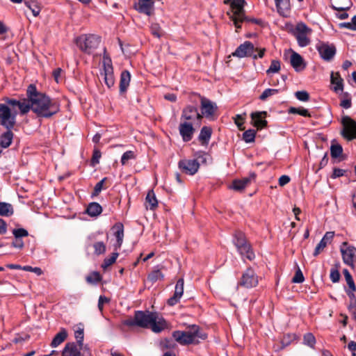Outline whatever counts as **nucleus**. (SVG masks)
Returning <instances> with one entry per match:
<instances>
[{"instance_id": "nucleus-32", "label": "nucleus", "mask_w": 356, "mask_h": 356, "mask_svg": "<svg viewBox=\"0 0 356 356\" xmlns=\"http://www.w3.org/2000/svg\"><path fill=\"white\" fill-rule=\"evenodd\" d=\"M195 114H196V106L188 105L186 106L181 113V119H184L185 121H190L195 120Z\"/></svg>"}, {"instance_id": "nucleus-9", "label": "nucleus", "mask_w": 356, "mask_h": 356, "mask_svg": "<svg viewBox=\"0 0 356 356\" xmlns=\"http://www.w3.org/2000/svg\"><path fill=\"white\" fill-rule=\"evenodd\" d=\"M17 112L4 104H0V124L5 129L14 127L16 124Z\"/></svg>"}, {"instance_id": "nucleus-36", "label": "nucleus", "mask_w": 356, "mask_h": 356, "mask_svg": "<svg viewBox=\"0 0 356 356\" xmlns=\"http://www.w3.org/2000/svg\"><path fill=\"white\" fill-rule=\"evenodd\" d=\"M13 207L11 204L0 202V216L9 217L13 214Z\"/></svg>"}, {"instance_id": "nucleus-40", "label": "nucleus", "mask_w": 356, "mask_h": 356, "mask_svg": "<svg viewBox=\"0 0 356 356\" xmlns=\"http://www.w3.org/2000/svg\"><path fill=\"white\" fill-rule=\"evenodd\" d=\"M119 254L116 252H113L111 256L108 258H105L103 263L101 265V267L106 270L108 267L114 264L118 257Z\"/></svg>"}, {"instance_id": "nucleus-44", "label": "nucleus", "mask_w": 356, "mask_h": 356, "mask_svg": "<svg viewBox=\"0 0 356 356\" xmlns=\"http://www.w3.org/2000/svg\"><path fill=\"white\" fill-rule=\"evenodd\" d=\"M343 97H346V99H341L340 106L345 109L350 108L352 106V98L350 95L347 92H343Z\"/></svg>"}, {"instance_id": "nucleus-52", "label": "nucleus", "mask_w": 356, "mask_h": 356, "mask_svg": "<svg viewBox=\"0 0 356 356\" xmlns=\"http://www.w3.org/2000/svg\"><path fill=\"white\" fill-rule=\"evenodd\" d=\"M303 341L305 344L309 346L311 348H313L316 343V339L314 334L309 332L304 335Z\"/></svg>"}, {"instance_id": "nucleus-39", "label": "nucleus", "mask_w": 356, "mask_h": 356, "mask_svg": "<svg viewBox=\"0 0 356 356\" xmlns=\"http://www.w3.org/2000/svg\"><path fill=\"white\" fill-rule=\"evenodd\" d=\"M83 325L82 323H79L77 327V330H75L74 337L76 339V343H78L79 346H82L84 339V332H83Z\"/></svg>"}, {"instance_id": "nucleus-62", "label": "nucleus", "mask_w": 356, "mask_h": 356, "mask_svg": "<svg viewBox=\"0 0 356 356\" xmlns=\"http://www.w3.org/2000/svg\"><path fill=\"white\" fill-rule=\"evenodd\" d=\"M325 243L321 241L317 244L314 251V257H317L326 247Z\"/></svg>"}, {"instance_id": "nucleus-60", "label": "nucleus", "mask_w": 356, "mask_h": 356, "mask_svg": "<svg viewBox=\"0 0 356 356\" xmlns=\"http://www.w3.org/2000/svg\"><path fill=\"white\" fill-rule=\"evenodd\" d=\"M356 291V289H346V292L350 298V305H353V304H356V297L354 293V292Z\"/></svg>"}, {"instance_id": "nucleus-50", "label": "nucleus", "mask_w": 356, "mask_h": 356, "mask_svg": "<svg viewBox=\"0 0 356 356\" xmlns=\"http://www.w3.org/2000/svg\"><path fill=\"white\" fill-rule=\"evenodd\" d=\"M280 70V62L278 60H273L269 68L266 70L268 74L277 73Z\"/></svg>"}, {"instance_id": "nucleus-28", "label": "nucleus", "mask_w": 356, "mask_h": 356, "mask_svg": "<svg viewBox=\"0 0 356 356\" xmlns=\"http://www.w3.org/2000/svg\"><path fill=\"white\" fill-rule=\"evenodd\" d=\"M331 83L334 85L332 90L335 92L343 90V79L341 77L339 72H331L330 75Z\"/></svg>"}, {"instance_id": "nucleus-58", "label": "nucleus", "mask_w": 356, "mask_h": 356, "mask_svg": "<svg viewBox=\"0 0 356 356\" xmlns=\"http://www.w3.org/2000/svg\"><path fill=\"white\" fill-rule=\"evenodd\" d=\"M13 234L14 235L15 238H21L22 237L28 236L29 232L26 229L24 228H18L14 229L13 230Z\"/></svg>"}, {"instance_id": "nucleus-18", "label": "nucleus", "mask_w": 356, "mask_h": 356, "mask_svg": "<svg viewBox=\"0 0 356 356\" xmlns=\"http://www.w3.org/2000/svg\"><path fill=\"white\" fill-rule=\"evenodd\" d=\"M184 282L183 278H180L177 280L175 285L174 295L167 301L169 306H174L179 302L180 298L184 293Z\"/></svg>"}, {"instance_id": "nucleus-30", "label": "nucleus", "mask_w": 356, "mask_h": 356, "mask_svg": "<svg viewBox=\"0 0 356 356\" xmlns=\"http://www.w3.org/2000/svg\"><path fill=\"white\" fill-rule=\"evenodd\" d=\"M67 335V330L65 328H61L59 332H58L53 338L50 346L52 348H56L66 340Z\"/></svg>"}, {"instance_id": "nucleus-27", "label": "nucleus", "mask_w": 356, "mask_h": 356, "mask_svg": "<svg viewBox=\"0 0 356 356\" xmlns=\"http://www.w3.org/2000/svg\"><path fill=\"white\" fill-rule=\"evenodd\" d=\"M14 127L10 129H6V131L0 136V149L8 148L13 142L14 134L12 129Z\"/></svg>"}, {"instance_id": "nucleus-31", "label": "nucleus", "mask_w": 356, "mask_h": 356, "mask_svg": "<svg viewBox=\"0 0 356 356\" xmlns=\"http://www.w3.org/2000/svg\"><path fill=\"white\" fill-rule=\"evenodd\" d=\"M212 134V129L210 127L204 126L201 130L198 136V140L202 145H208Z\"/></svg>"}, {"instance_id": "nucleus-12", "label": "nucleus", "mask_w": 356, "mask_h": 356, "mask_svg": "<svg viewBox=\"0 0 356 356\" xmlns=\"http://www.w3.org/2000/svg\"><path fill=\"white\" fill-rule=\"evenodd\" d=\"M103 72L101 74L104 76V83L108 88L113 87L115 84V76L113 73V67L110 57L104 56Z\"/></svg>"}, {"instance_id": "nucleus-56", "label": "nucleus", "mask_w": 356, "mask_h": 356, "mask_svg": "<svg viewBox=\"0 0 356 356\" xmlns=\"http://www.w3.org/2000/svg\"><path fill=\"white\" fill-rule=\"evenodd\" d=\"M107 179L106 177L103 178L101 181L97 182L94 187L93 192L92 193V197L97 196L102 190L103 189L104 183Z\"/></svg>"}, {"instance_id": "nucleus-14", "label": "nucleus", "mask_w": 356, "mask_h": 356, "mask_svg": "<svg viewBox=\"0 0 356 356\" xmlns=\"http://www.w3.org/2000/svg\"><path fill=\"white\" fill-rule=\"evenodd\" d=\"M258 277L254 270L248 268L242 275L238 285L247 289L255 287L258 284Z\"/></svg>"}, {"instance_id": "nucleus-35", "label": "nucleus", "mask_w": 356, "mask_h": 356, "mask_svg": "<svg viewBox=\"0 0 356 356\" xmlns=\"http://www.w3.org/2000/svg\"><path fill=\"white\" fill-rule=\"evenodd\" d=\"M24 4L32 12L34 17H38L41 11L40 3L36 0H26Z\"/></svg>"}, {"instance_id": "nucleus-61", "label": "nucleus", "mask_w": 356, "mask_h": 356, "mask_svg": "<svg viewBox=\"0 0 356 356\" xmlns=\"http://www.w3.org/2000/svg\"><path fill=\"white\" fill-rule=\"evenodd\" d=\"M102 154L99 149H94L92 157L91 159V163L93 165L98 164L99 163V159L101 158Z\"/></svg>"}, {"instance_id": "nucleus-1", "label": "nucleus", "mask_w": 356, "mask_h": 356, "mask_svg": "<svg viewBox=\"0 0 356 356\" xmlns=\"http://www.w3.org/2000/svg\"><path fill=\"white\" fill-rule=\"evenodd\" d=\"M26 113L32 111L38 118H51L60 111V101L38 91L34 84L26 89Z\"/></svg>"}, {"instance_id": "nucleus-11", "label": "nucleus", "mask_w": 356, "mask_h": 356, "mask_svg": "<svg viewBox=\"0 0 356 356\" xmlns=\"http://www.w3.org/2000/svg\"><path fill=\"white\" fill-rule=\"evenodd\" d=\"M341 122L343 126L341 136L348 141L356 139V121L348 115H344Z\"/></svg>"}, {"instance_id": "nucleus-2", "label": "nucleus", "mask_w": 356, "mask_h": 356, "mask_svg": "<svg viewBox=\"0 0 356 356\" xmlns=\"http://www.w3.org/2000/svg\"><path fill=\"white\" fill-rule=\"evenodd\" d=\"M172 337L181 345L198 344L200 340H205L207 334L200 331L197 325H193L191 331H174Z\"/></svg>"}, {"instance_id": "nucleus-51", "label": "nucleus", "mask_w": 356, "mask_h": 356, "mask_svg": "<svg viewBox=\"0 0 356 356\" xmlns=\"http://www.w3.org/2000/svg\"><path fill=\"white\" fill-rule=\"evenodd\" d=\"M151 33L156 38L161 37V28L158 23H152L149 27Z\"/></svg>"}, {"instance_id": "nucleus-8", "label": "nucleus", "mask_w": 356, "mask_h": 356, "mask_svg": "<svg viewBox=\"0 0 356 356\" xmlns=\"http://www.w3.org/2000/svg\"><path fill=\"white\" fill-rule=\"evenodd\" d=\"M101 38L93 35H82L76 39V44L84 53L91 54L99 47Z\"/></svg>"}, {"instance_id": "nucleus-55", "label": "nucleus", "mask_w": 356, "mask_h": 356, "mask_svg": "<svg viewBox=\"0 0 356 356\" xmlns=\"http://www.w3.org/2000/svg\"><path fill=\"white\" fill-rule=\"evenodd\" d=\"M305 280L304 275L302 274V270L298 266V268L296 271V273L292 278V282L293 283H302Z\"/></svg>"}, {"instance_id": "nucleus-6", "label": "nucleus", "mask_w": 356, "mask_h": 356, "mask_svg": "<svg viewBox=\"0 0 356 356\" xmlns=\"http://www.w3.org/2000/svg\"><path fill=\"white\" fill-rule=\"evenodd\" d=\"M225 3H229L232 9L233 14L230 17L231 20L233 22L236 32L241 28V24L243 20L248 19V17L244 13V6L245 4V0H226Z\"/></svg>"}, {"instance_id": "nucleus-41", "label": "nucleus", "mask_w": 356, "mask_h": 356, "mask_svg": "<svg viewBox=\"0 0 356 356\" xmlns=\"http://www.w3.org/2000/svg\"><path fill=\"white\" fill-rule=\"evenodd\" d=\"M257 131L254 129H248L243 132V140L247 143H252L254 141Z\"/></svg>"}, {"instance_id": "nucleus-7", "label": "nucleus", "mask_w": 356, "mask_h": 356, "mask_svg": "<svg viewBox=\"0 0 356 356\" xmlns=\"http://www.w3.org/2000/svg\"><path fill=\"white\" fill-rule=\"evenodd\" d=\"M197 159H182L178 163L179 168L183 173L189 175H195L199 170L200 161L202 163L207 162V154L205 153L199 152L196 154Z\"/></svg>"}, {"instance_id": "nucleus-42", "label": "nucleus", "mask_w": 356, "mask_h": 356, "mask_svg": "<svg viewBox=\"0 0 356 356\" xmlns=\"http://www.w3.org/2000/svg\"><path fill=\"white\" fill-rule=\"evenodd\" d=\"M102 275L97 271H93L86 278L87 282L90 284H97L99 282L102 280Z\"/></svg>"}, {"instance_id": "nucleus-26", "label": "nucleus", "mask_w": 356, "mask_h": 356, "mask_svg": "<svg viewBox=\"0 0 356 356\" xmlns=\"http://www.w3.org/2000/svg\"><path fill=\"white\" fill-rule=\"evenodd\" d=\"M3 101L6 102V105L12 106H17L20 110V113L22 115L26 114V98H24L22 101L17 100L15 99H10L8 97L3 98Z\"/></svg>"}, {"instance_id": "nucleus-47", "label": "nucleus", "mask_w": 356, "mask_h": 356, "mask_svg": "<svg viewBox=\"0 0 356 356\" xmlns=\"http://www.w3.org/2000/svg\"><path fill=\"white\" fill-rule=\"evenodd\" d=\"M341 29H347L356 31V15L351 19L350 22H342L339 24Z\"/></svg>"}, {"instance_id": "nucleus-5", "label": "nucleus", "mask_w": 356, "mask_h": 356, "mask_svg": "<svg viewBox=\"0 0 356 356\" xmlns=\"http://www.w3.org/2000/svg\"><path fill=\"white\" fill-rule=\"evenodd\" d=\"M266 51L265 48H255L251 42L245 41L236 48L232 56L238 58L251 57L255 60L263 58Z\"/></svg>"}, {"instance_id": "nucleus-54", "label": "nucleus", "mask_w": 356, "mask_h": 356, "mask_svg": "<svg viewBox=\"0 0 356 356\" xmlns=\"http://www.w3.org/2000/svg\"><path fill=\"white\" fill-rule=\"evenodd\" d=\"M135 157H136V156L133 151L129 150V151L125 152L122 154V158H121L122 165H126L130 159H135Z\"/></svg>"}, {"instance_id": "nucleus-63", "label": "nucleus", "mask_w": 356, "mask_h": 356, "mask_svg": "<svg viewBox=\"0 0 356 356\" xmlns=\"http://www.w3.org/2000/svg\"><path fill=\"white\" fill-rule=\"evenodd\" d=\"M244 120L245 118L242 116V115L239 114L236 115L234 119V122L240 130H244V127H243Z\"/></svg>"}, {"instance_id": "nucleus-10", "label": "nucleus", "mask_w": 356, "mask_h": 356, "mask_svg": "<svg viewBox=\"0 0 356 356\" xmlns=\"http://www.w3.org/2000/svg\"><path fill=\"white\" fill-rule=\"evenodd\" d=\"M312 32V29L309 28L305 23L300 22L297 24L293 34L300 47H305L310 44L311 41L308 35H310Z\"/></svg>"}, {"instance_id": "nucleus-4", "label": "nucleus", "mask_w": 356, "mask_h": 356, "mask_svg": "<svg viewBox=\"0 0 356 356\" xmlns=\"http://www.w3.org/2000/svg\"><path fill=\"white\" fill-rule=\"evenodd\" d=\"M233 243L236 246L241 256L250 261L254 259L255 254L252 250L251 245L247 241L245 235L241 231H236L234 234Z\"/></svg>"}, {"instance_id": "nucleus-29", "label": "nucleus", "mask_w": 356, "mask_h": 356, "mask_svg": "<svg viewBox=\"0 0 356 356\" xmlns=\"http://www.w3.org/2000/svg\"><path fill=\"white\" fill-rule=\"evenodd\" d=\"M131 81V74L128 70H123L120 74V94H124L127 92Z\"/></svg>"}, {"instance_id": "nucleus-37", "label": "nucleus", "mask_w": 356, "mask_h": 356, "mask_svg": "<svg viewBox=\"0 0 356 356\" xmlns=\"http://www.w3.org/2000/svg\"><path fill=\"white\" fill-rule=\"evenodd\" d=\"M275 6L280 13L284 14L290 9V0H275Z\"/></svg>"}, {"instance_id": "nucleus-19", "label": "nucleus", "mask_w": 356, "mask_h": 356, "mask_svg": "<svg viewBox=\"0 0 356 356\" xmlns=\"http://www.w3.org/2000/svg\"><path fill=\"white\" fill-rule=\"evenodd\" d=\"M341 252L343 262L350 266H353L356 261V248L353 246H348L346 249L341 248Z\"/></svg>"}, {"instance_id": "nucleus-3", "label": "nucleus", "mask_w": 356, "mask_h": 356, "mask_svg": "<svg viewBox=\"0 0 356 356\" xmlns=\"http://www.w3.org/2000/svg\"><path fill=\"white\" fill-rule=\"evenodd\" d=\"M155 315L156 312L136 311L134 318L126 319L122 323L129 327L138 326L143 328H149L151 323L154 320V316Z\"/></svg>"}, {"instance_id": "nucleus-13", "label": "nucleus", "mask_w": 356, "mask_h": 356, "mask_svg": "<svg viewBox=\"0 0 356 356\" xmlns=\"http://www.w3.org/2000/svg\"><path fill=\"white\" fill-rule=\"evenodd\" d=\"M316 49L321 58L327 62L333 59L337 52L334 44L323 42L316 45Z\"/></svg>"}, {"instance_id": "nucleus-34", "label": "nucleus", "mask_w": 356, "mask_h": 356, "mask_svg": "<svg viewBox=\"0 0 356 356\" xmlns=\"http://www.w3.org/2000/svg\"><path fill=\"white\" fill-rule=\"evenodd\" d=\"M102 212V206L97 202H91L86 209V213L92 217L99 216Z\"/></svg>"}, {"instance_id": "nucleus-33", "label": "nucleus", "mask_w": 356, "mask_h": 356, "mask_svg": "<svg viewBox=\"0 0 356 356\" xmlns=\"http://www.w3.org/2000/svg\"><path fill=\"white\" fill-rule=\"evenodd\" d=\"M145 202L147 209L154 210L158 207V201L153 190L148 191Z\"/></svg>"}, {"instance_id": "nucleus-45", "label": "nucleus", "mask_w": 356, "mask_h": 356, "mask_svg": "<svg viewBox=\"0 0 356 356\" xmlns=\"http://www.w3.org/2000/svg\"><path fill=\"white\" fill-rule=\"evenodd\" d=\"M343 153L342 146L339 144L332 145L330 147V154L334 159H337Z\"/></svg>"}, {"instance_id": "nucleus-46", "label": "nucleus", "mask_w": 356, "mask_h": 356, "mask_svg": "<svg viewBox=\"0 0 356 356\" xmlns=\"http://www.w3.org/2000/svg\"><path fill=\"white\" fill-rule=\"evenodd\" d=\"M296 339V336L294 334H284L282 341V346L281 348L283 349L285 347L289 346L292 341H293Z\"/></svg>"}, {"instance_id": "nucleus-38", "label": "nucleus", "mask_w": 356, "mask_h": 356, "mask_svg": "<svg viewBox=\"0 0 356 356\" xmlns=\"http://www.w3.org/2000/svg\"><path fill=\"white\" fill-rule=\"evenodd\" d=\"M164 278V275L159 269L153 270L147 275V280L152 283H154L158 280H162Z\"/></svg>"}, {"instance_id": "nucleus-23", "label": "nucleus", "mask_w": 356, "mask_h": 356, "mask_svg": "<svg viewBox=\"0 0 356 356\" xmlns=\"http://www.w3.org/2000/svg\"><path fill=\"white\" fill-rule=\"evenodd\" d=\"M62 356H82L81 349L78 343L74 342L67 343L62 351Z\"/></svg>"}, {"instance_id": "nucleus-53", "label": "nucleus", "mask_w": 356, "mask_h": 356, "mask_svg": "<svg viewBox=\"0 0 356 356\" xmlns=\"http://www.w3.org/2000/svg\"><path fill=\"white\" fill-rule=\"evenodd\" d=\"M278 92L277 89L267 88L259 96V99L265 101L268 97L278 93Z\"/></svg>"}, {"instance_id": "nucleus-43", "label": "nucleus", "mask_w": 356, "mask_h": 356, "mask_svg": "<svg viewBox=\"0 0 356 356\" xmlns=\"http://www.w3.org/2000/svg\"><path fill=\"white\" fill-rule=\"evenodd\" d=\"M289 113L291 114H298L301 116L304 117H310V114L307 109L304 108H296V107H290L288 111Z\"/></svg>"}, {"instance_id": "nucleus-15", "label": "nucleus", "mask_w": 356, "mask_h": 356, "mask_svg": "<svg viewBox=\"0 0 356 356\" xmlns=\"http://www.w3.org/2000/svg\"><path fill=\"white\" fill-rule=\"evenodd\" d=\"M200 99V109L204 117L211 119L218 110V106L215 102L199 95Z\"/></svg>"}, {"instance_id": "nucleus-21", "label": "nucleus", "mask_w": 356, "mask_h": 356, "mask_svg": "<svg viewBox=\"0 0 356 356\" xmlns=\"http://www.w3.org/2000/svg\"><path fill=\"white\" fill-rule=\"evenodd\" d=\"M154 320L151 323L149 327L152 332L160 333L167 328L168 323L166 321L162 316H159L157 312H156V315L154 316Z\"/></svg>"}, {"instance_id": "nucleus-64", "label": "nucleus", "mask_w": 356, "mask_h": 356, "mask_svg": "<svg viewBox=\"0 0 356 356\" xmlns=\"http://www.w3.org/2000/svg\"><path fill=\"white\" fill-rule=\"evenodd\" d=\"M109 298L104 296H100L98 300V309L100 312L103 311L104 304L109 302Z\"/></svg>"}, {"instance_id": "nucleus-24", "label": "nucleus", "mask_w": 356, "mask_h": 356, "mask_svg": "<svg viewBox=\"0 0 356 356\" xmlns=\"http://www.w3.org/2000/svg\"><path fill=\"white\" fill-rule=\"evenodd\" d=\"M290 63L296 72H300L306 67L302 57L295 51H293L291 56Z\"/></svg>"}, {"instance_id": "nucleus-20", "label": "nucleus", "mask_w": 356, "mask_h": 356, "mask_svg": "<svg viewBox=\"0 0 356 356\" xmlns=\"http://www.w3.org/2000/svg\"><path fill=\"white\" fill-rule=\"evenodd\" d=\"M266 111H257L251 113L252 122L254 127L261 129L267 126V121L264 119L266 117Z\"/></svg>"}, {"instance_id": "nucleus-25", "label": "nucleus", "mask_w": 356, "mask_h": 356, "mask_svg": "<svg viewBox=\"0 0 356 356\" xmlns=\"http://www.w3.org/2000/svg\"><path fill=\"white\" fill-rule=\"evenodd\" d=\"M114 236L116 238V243L115 244V250L120 248L124 238V226L121 222L115 223L113 227Z\"/></svg>"}, {"instance_id": "nucleus-59", "label": "nucleus", "mask_w": 356, "mask_h": 356, "mask_svg": "<svg viewBox=\"0 0 356 356\" xmlns=\"http://www.w3.org/2000/svg\"><path fill=\"white\" fill-rule=\"evenodd\" d=\"M330 277L333 283H336L339 281L341 275L337 268H331Z\"/></svg>"}, {"instance_id": "nucleus-48", "label": "nucleus", "mask_w": 356, "mask_h": 356, "mask_svg": "<svg viewBox=\"0 0 356 356\" xmlns=\"http://www.w3.org/2000/svg\"><path fill=\"white\" fill-rule=\"evenodd\" d=\"M343 274L348 286V289H356L353 278L348 269L343 270Z\"/></svg>"}, {"instance_id": "nucleus-17", "label": "nucleus", "mask_w": 356, "mask_h": 356, "mask_svg": "<svg viewBox=\"0 0 356 356\" xmlns=\"http://www.w3.org/2000/svg\"><path fill=\"white\" fill-rule=\"evenodd\" d=\"M179 131L182 139L184 142L190 141L195 132V129L191 122H184L180 123Z\"/></svg>"}, {"instance_id": "nucleus-49", "label": "nucleus", "mask_w": 356, "mask_h": 356, "mask_svg": "<svg viewBox=\"0 0 356 356\" xmlns=\"http://www.w3.org/2000/svg\"><path fill=\"white\" fill-rule=\"evenodd\" d=\"M94 253L100 255L106 252V245L104 242L98 241L93 244Z\"/></svg>"}, {"instance_id": "nucleus-16", "label": "nucleus", "mask_w": 356, "mask_h": 356, "mask_svg": "<svg viewBox=\"0 0 356 356\" xmlns=\"http://www.w3.org/2000/svg\"><path fill=\"white\" fill-rule=\"evenodd\" d=\"M134 8L139 13L151 16L154 13V0H138L134 5Z\"/></svg>"}, {"instance_id": "nucleus-57", "label": "nucleus", "mask_w": 356, "mask_h": 356, "mask_svg": "<svg viewBox=\"0 0 356 356\" xmlns=\"http://www.w3.org/2000/svg\"><path fill=\"white\" fill-rule=\"evenodd\" d=\"M296 97L301 102H307L309 100V94L305 90L297 91L295 93Z\"/></svg>"}, {"instance_id": "nucleus-22", "label": "nucleus", "mask_w": 356, "mask_h": 356, "mask_svg": "<svg viewBox=\"0 0 356 356\" xmlns=\"http://www.w3.org/2000/svg\"><path fill=\"white\" fill-rule=\"evenodd\" d=\"M255 177L256 174L252 172L248 177H244L241 179H235L233 181L231 188L234 191H241L250 184L251 180L254 179Z\"/></svg>"}]
</instances>
